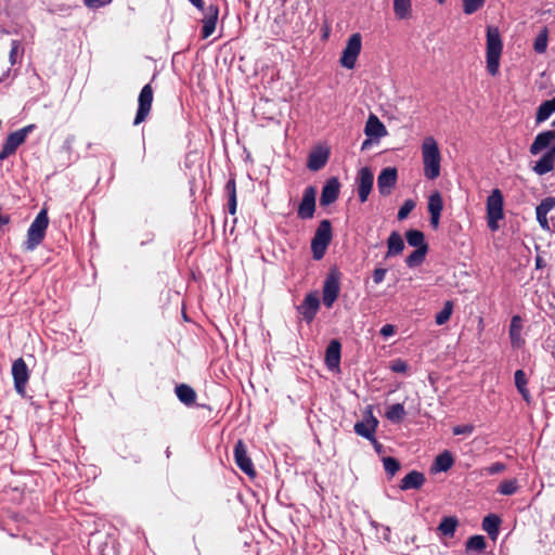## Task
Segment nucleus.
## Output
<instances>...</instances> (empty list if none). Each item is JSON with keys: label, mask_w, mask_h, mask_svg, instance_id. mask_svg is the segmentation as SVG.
<instances>
[{"label": "nucleus", "mask_w": 555, "mask_h": 555, "mask_svg": "<svg viewBox=\"0 0 555 555\" xmlns=\"http://www.w3.org/2000/svg\"><path fill=\"white\" fill-rule=\"evenodd\" d=\"M364 133L370 139L379 140L387 134V130L375 114H370L364 127Z\"/></svg>", "instance_id": "nucleus-19"}, {"label": "nucleus", "mask_w": 555, "mask_h": 555, "mask_svg": "<svg viewBox=\"0 0 555 555\" xmlns=\"http://www.w3.org/2000/svg\"><path fill=\"white\" fill-rule=\"evenodd\" d=\"M440 216L441 214H430V225L434 228V229H437L438 225H439V220H440Z\"/></svg>", "instance_id": "nucleus-54"}, {"label": "nucleus", "mask_w": 555, "mask_h": 555, "mask_svg": "<svg viewBox=\"0 0 555 555\" xmlns=\"http://www.w3.org/2000/svg\"><path fill=\"white\" fill-rule=\"evenodd\" d=\"M341 345L337 339L330 341L325 350V364L333 371L339 367Z\"/></svg>", "instance_id": "nucleus-20"}, {"label": "nucleus", "mask_w": 555, "mask_h": 555, "mask_svg": "<svg viewBox=\"0 0 555 555\" xmlns=\"http://www.w3.org/2000/svg\"><path fill=\"white\" fill-rule=\"evenodd\" d=\"M439 4H443L447 0H436Z\"/></svg>", "instance_id": "nucleus-61"}, {"label": "nucleus", "mask_w": 555, "mask_h": 555, "mask_svg": "<svg viewBox=\"0 0 555 555\" xmlns=\"http://www.w3.org/2000/svg\"><path fill=\"white\" fill-rule=\"evenodd\" d=\"M426 481L425 475L418 470H411L406 474L400 482V489L403 491L406 490H418L421 489Z\"/></svg>", "instance_id": "nucleus-22"}, {"label": "nucleus", "mask_w": 555, "mask_h": 555, "mask_svg": "<svg viewBox=\"0 0 555 555\" xmlns=\"http://www.w3.org/2000/svg\"><path fill=\"white\" fill-rule=\"evenodd\" d=\"M398 171L396 167L384 168L377 177V189L382 196H388L397 183Z\"/></svg>", "instance_id": "nucleus-15"}, {"label": "nucleus", "mask_w": 555, "mask_h": 555, "mask_svg": "<svg viewBox=\"0 0 555 555\" xmlns=\"http://www.w3.org/2000/svg\"><path fill=\"white\" fill-rule=\"evenodd\" d=\"M395 334V326L391 325V324H385L382 328H380V335L384 336V337H390Z\"/></svg>", "instance_id": "nucleus-51"}, {"label": "nucleus", "mask_w": 555, "mask_h": 555, "mask_svg": "<svg viewBox=\"0 0 555 555\" xmlns=\"http://www.w3.org/2000/svg\"><path fill=\"white\" fill-rule=\"evenodd\" d=\"M443 209L442 197L439 192H434L428 198L429 214H441Z\"/></svg>", "instance_id": "nucleus-38"}, {"label": "nucleus", "mask_w": 555, "mask_h": 555, "mask_svg": "<svg viewBox=\"0 0 555 555\" xmlns=\"http://www.w3.org/2000/svg\"><path fill=\"white\" fill-rule=\"evenodd\" d=\"M548 149L533 166V171L543 176L554 170L555 166V129L539 133L530 146V153L537 155Z\"/></svg>", "instance_id": "nucleus-1"}, {"label": "nucleus", "mask_w": 555, "mask_h": 555, "mask_svg": "<svg viewBox=\"0 0 555 555\" xmlns=\"http://www.w3.org/2000/svg\"><path fill=\"white\" fill-rule=\"evenodd\" d=\"M517 490L516 481H504L499 486L498 492L503 495L513 494Z\"/></svg>", "instance_id": "nucleus-43"}, {"label": "nucleus", "mask_w": 555, "mask_h": 555, "mask_svg": "<svg viewBox=\"0 0 555 555\" xmlns=\"http://www.w3.org/2000/svg\"><path fill=\"white\" fill-rule=\"evenodd\" d=\"M234 461L237 467L248 477H255L256 470L250 457L247 454V447L243 440H237L234 446Z\"/></svg>", "instance_id": "nucleus-13"}, {"label": "nucleus", "mask_w": 555, "mask_h": 555, "mask_svg": "<svg viewBox=\"0 0 555 555\" xmlns=\"http://www.w3.org/2000/svg\"><path fill=\"white\" fill-rule=\"evenodd\" d=\"M415 207V203L412 201V199H406L402 206L399 208V211H398V220H404L409 214L414 209Z\"/></svg>", "instance_id": "nucleus-42"}, {"label": "nucleus", "mask_w": 555, "mask_h": 555, "mask_svg": "<svg viewBox=\"0 0 555 555\" xmlns=\"http://www.w3.org/2000/svg\"><path fill=\"white\" fill-rule=\"evenodd\" d=\"M526 384V380H525V374L522 373V399L526 400V401H529V392L528 390L524 387V385Z\"/></svg>", "instance_id": "nucleus-57"}, {"label": "nucleus", "mask_w": 555, "mask_h": 555, "mask_svg": "<svg viewBox=\"0 0 555 555\" xmlns=\"http://www.w3.org/2000/svg\"><path fill=\"white\" fill-rule=\"evenodd\" d=\"M535 266H537V268H542L544 266L543 259L540 256H538L535 259Z\"/></svg>", "instance_id": "nucleus-59"}, {"label": "nucleus", "mask_w": 555, "mask_h": 555, "mask_svg": "<svg viewBox=\"0 0 555 555\" xmlns=\"http://www.w3.org/2000/svg\"><path fill=\"white\" fill-rule=\"evenodd\" d=\"M393 12L399 20L408 18L411 14V0H393Z\"/></svg>", "instance_id": "nucleus-34"}, {"label": "nucleus", "mask_w": 555, "mask_h": 555, "mask_svg": "<svg viewBox=\"0 0 555 555\" xmlns=\"http://www.w3.org/2000/svg\"><path fill=\"white\" fill-rule=\"evenodd\" d=\"M457 525L459 521L456 517L446 516L441 519L437 529L442 535L452 538L455 533Z\"/></svg>", "instance_id": "nucleus-28"}, {"label": "nucleus", "mask_w": 555, "mask_h": 555, "mask_svg": "<svg viewBox=\"0 0 555 555\" xmlns=\"http://www.w3.org/2000/svg\"><path fill=\"white\" fill-rule=\"evenodd\" d=\"M384 469L389 477H393L400 469V462L392 457L387 456L383 459Z\"/></svg>", "instance_id": "nucleus-40"}, {"label": "nucleus", "mask_w": 555, "mask_h": 555, "mask_svg": "<svg viewBox=\"0 0 555 555\" xmlns=\"http://www.w3.org/2000/svg\"><path fill=\"white\" fill-rule=\"evenodd\" d=\"M406 242L410 246L420 248L423 246H428L425 242L424 233L420 230H409L405 233Z\"/></svg>", "instance_id": "nucleus-33"}, {"label": "nucleus", "mask_w": 555, "mask_h": 555, "mask_svg": "<svg viewBox=\"0 0 555 555\" xmlns=\"http://www.w3.org/2000/svg\"><path fill=\"white\" fill-rule=\"evenodd\" d=\"M501 519L495 514H489L482 519V529L488 533L491 540H496L499 534Z\"/></svg>", "instance_id": "nucleus-25"}, {"label": "nucleus", "mask_w": 555, "mask_h": 555, "mask_svg": "<svg viewBox=\"0 0 555 555\" xmlns=\"http://www.w3.org/2000/svg\"><path fill=\"white\" fill-rule=\"evenodd\" d=\"M12 376L15 391L24 397L26 393V385L28 383L30 373L23 358H18L13 362Z\"/></svg>", "instance_id": "nucleus-10"}, {"label": "nucleus", "mask_w": 555, "mask_h": 555, "mask_svg": "<svg viewBox=\"0 0 555 555\" xmlns=\"http://www.w3.org/2000/svg\"><path fill=\"white\" fill-rule=\"evenodd\" d=\"M452 431H453V435H455V436L470 435L474 431V426L473 425H457V426L453 427Z\"/></svg>", "instance_id": "nucleus-46"}, {"label": "nucleus", "mask_w": 555, "mask_h": 555, "mask_svg": "<svg viewBox=\"0 0 555 555\" xmlns=\"http://www.w3.org/2000/svg\"><path fill=\"white\" fill-rule=\"evenodd\" d=\"M340 273L334 269L327 274L323 285V304L326 308H331L338 298L340 291Z\"/></svg>", "instance_id": "nucleus-8"}, {"label": "nucleus", "mask_w": 555, "mask_h": 555, "mask_svg": "<svg viewBox=\"0 0 555 555\" xmlns=\"http://www.w3.org/2000/svg\"><path fill=\"white\" fill-rule=\"evenodd\" d=\"M555 207V197H545L541 201V203L537 206L538 211L547 212L551 211Z\"/></svg>", "instance_id": "nucleus-44"}, {"label": "nucleus", "mask_w": 555, "mask_h": 555, "mask_svg": "<svg viewBox=\"0 0 555 555\" xmlns=\"http://www.w3.org/2000/svg\"><path fill=\"white\" fill-rule=\"evenodd\" d=\"M537 214V220L539 221L540 225L543 229H548V220H547V212H541L535 210Z\"/></svg>", "instance_id": "nucleus-50"}, {"label": "nucleus", "mask_w": 555, "mask_h": 555, "mask_svg": "<svg viewBox=\"0 0 555 555\" xmlns=\"http://www.w3.org/2000/svg\"><path fill=\"white\" fill-rule=\"evenodd\" d=\"M224 189L228 194L229 212L231 215H234L236 212V206H237L235 179L234 178L229 179V181L225 183Z\"/></svg>", "instance_id": "nucleus-30"}, {"label": "nucleus", "mask_w": 555, "mask_h": 555, "mask_svg": "<svg viewBox=\"0 0 555 555\" xmlns=\"http://www.w3.org/2000/svg\"><path fill=\"white\" fill-rule=\"evenodd\" d=\"M112 0H83L86 7L90 9H98L111 3Z\"/></svg>", "instance_id": "nucleus-48"}, {"label": "nucleus", "mask_w": 555, "mask_h": 555, "mask_svg": "<svg viewBox=\"0 0 555 555\" xmlns=\"http://www.w3.org/2000/svg\"><path fill=\"white\" fill-rule=\"evenodd\" d=\"M503 42L499 28L495 26H488L486 39V67L491 76H496L499 74Z\"/></svg>", "instance_id": "nucleus-2"}, {"label": "nucleus", "mask_w": 555, "mask_h": 555, "mask_svg": "<svg viewBox=\"0 0 555 555\" xmlns=\"http://www.w3.org/2000/svg\"><path fill=\"white\" fill-rule=\"evenodd\" d=\"M405 409L402 403H395L386 411V418L393 424L400 423L405 416Z\"/></svg>", "instance_id": "nucleus-31"}, {"label": "nucleus", "mask_w": 555, "mask_h": 555, "mask_svg": "<svg viewBox=\"0 0 555 555\" xmlns=\"http://www.w3.org/2000/svg\"><path fill=\"white\" fill-rule=\"evenodd\" d=\"M520 380H521V377H520V369L516 370L515 373H514V383H515V387L517 388V390L520 392Z\"/></svg>", "instance_id": "nucleus-55"}, {"label": "nucleus", "mask_w": 555, "mask_h": 555, "mask_svg": "<svg viewBox=\"0 0 555 555\" xmlns=\"http://www.w3.org/2000/svg\"><path fill=\"white\" fill-rule=\"evenodd\" d=\"M547 40H548V31H547V28L544 27V28H542V30L539 33V35L537 36V38L534 40V43H533L534 51L539 54L544 53L547 48Z\"/></svg>", "instance_id": "nucleus-37"}, {"label": "nucleus", "mask_w": 555, "mask_h": 555, "mask_svg": "<svg viewBox=\"0 0 555 555\" xmlns=\"http://www.w3.org/2000/svg\"><path fill=\"white\" fill-rule=\"evenodd\" d=\"M415 540H416V537H415V535H413V537L410 539V542H413V543H414V542H415Z\"/></svg>", "instance_id": "nucleus-62"}, {"label": "nucleus", "mask_w": 555, "mask_h": 555, "mask_svg": "<svg viewBox=\"0 0 555 555\" xmlns=\"http://www.w3.org/2000/svg\"><path fill=\"white\" fill-rule=\"evenodd\" d=\"M373 183L374 176L372 170L369 167H362L358 171L357 176L358 195L361 203H365L367 201Z\"/></svg>", "instance_id": "nucleus-14"}, {"label": "nucleus", "mask_w": 555, "mask_h": 555, "mask_svg": "<svg viewBox=\"0 0 555 555\" xmlns=\"http://www.w3.org/2000/svg\"><path fill=\"white\" fill-rule=\"evenodd\" d=\"M204 13L203 17V28H202V37L204 39L211 36L216 29V24L218 21L219 9L215 3L209 4L202 11Z\"/></svg>", "instance_id": "nucleus-17"}, {"label": "nucleus", "mask_w": 555, "mask_h": 555, "mask_svg": "<svg viewBox=\"0 0 555 555\" xmlns=\"http://www.w3.org/2000/svg\"><path fill=\"white\" fill-rule=\"evenodd\" d=\"M195 8H197L201 11H204L205 5L203 0H189Z\"/></svg>", "instance_id": "nucleus-56"}, {"label": "nucleus", "mask_w": 555, "mask_h": 555, "mask_svg": "<svg viewBox=\"0 0 555 555\" xmlns=\"http://www.w3.org/2000/svg\"><path fill=\"white\" fill-rule=\"evenodd\" d=\"M503 218V196L499 189H494L487 198V219L490 230L499 228L498 221Z\"/></svg>", "instance_id": "nucleus-6"}, {"label": "nucleus", "mask_w": 555, "mask_h": 555, "mask_svg": "<svg viewBox=\"0 0 555 555\" xmlns=\"http://www.w3.org/2000/svg\"><path fill=\"white\" fill-rule=\"evenodd\" d=\"M18 49H20V42L17 40H12L11 50H10V54H9L11 65H14L16 63Z\"/></svg>", "instance_id": "nucleus-47"}, {"label": "nucleus", "mask_w": 555, "mask_h": 555, "mask_svg": "<svg viewBox=\"0 0 555 555\" xmlns=\"http://www.w3.org/2000/svg\"><path fill=\"white\" fill-rule=\"evenodd\" d=\"M555 112V96L540 104L537 113V121L546 120Z\"/></svg>", "instance_id": "nucleus-32"}, {"label": "nucleus", "mask_w": 555, "mask_h": 555, "mask_svg": "<svg viewBox=\"0 0 555 555\" xmlns=\"http://www.w3.org/2000/svg\"><path fill=\"white\" fill-rule=\"evenodd\" d=\"M333 232H332V223L330 220H322L311 240V251L314 260H321L332 242Z\"/></svg>", "instance_id": "nucleus-4"}, {"label": "nucleus", "mask_w": 555, "mask_h": 555, "mask_svg": "<svg viewBox=\"0 0 555 555\" xmlns=\"http://www.w3.org/2000/svg\"><path fill=\"white\" fill-rule=\"evenodd\" d=\"M387 257L400 255L404 249V241L402 236L397 232L392 231L387 240Z\"/></svg>", "instance_id": "nucleus-26"}, {"label": "nucleus", "mask_w": 555, "mask_h": 555, "mask_svg": "<svg viewBox=\"0 0 555 555\" xmlns=\"http://www.w3.org/2000/svg\"><path fill=\"white\" fill-rule=\"evenodd\" d=\"M362 37L359 33L352 34L343 51L340 64L347 69H352L361 52Z\"/></svg>", "instance_id": "nucleus-7"}, {"label": "nucleus", "mask_w": 555, "mask_h": 555, "mask_svg": "<svg viewBox=\"0 0 555 555\" xmlns=\"http://www.w3.org/2000/svg\"><path fill=\"white\" fill-rule=\"evenodd\" d=\"M328 160V151L324 149H319L312 151L308 156L307 167L311 171L321 170Z\"/></svg>", "instance_id": "nucleus-23"}, {"label": "nucleus", "mask_w": 555, "mask_h": 555, "mask_svg": "<svg viewBox=\"0 0 555 555\" xmlns=\"http://www.w3.org/2000/svg\"><path fill=\"white\" fill-rule=\"evenodd\" d=\"M24 142L25 140L16 131L10 133L2 145V150L0 151V162L14 155L18 146Z\"/></svg>", "instance_id": "nucleus-21"}, {"label": "nucleus", "mask_w": 555, "mask_h": 555, "mask_svg": "<svg viewBox=\"0 0 555 555\" xmlns=\"http://www.w3.org/2000/svg\"><path fill=\"white\" fill-rule=\"evenodd\" d=\"M453 311V302L448 300L444 302L443 308L436 314L435 322L437 325L447 323Z\"/></svg>", "instance_id": "nucleus-39"}, {"label": "nucleus", "mask_w": 555, "mask_h": 555, "mask_svg": "<svg viewBox=\"0 0 555 555\" xmlns=\"http://www.w3.org/2000/svg\"><path fill=\"white\" fill-rule=\"evenodd\" d=\"M153 88L150 83H146L140 91L139 98H138V109L137 114L133 120V125L138 126L141 122H143L152 108L153 103Z\"/></svg>", "instance_id": "nucleus-9"}, {"label": "nucleus", "mask_w": 555, "mask_h": 555, "mask_svg": "<svg viewBox=\"0 0 555 555\" xmlns=\"http://www.w3.org/2000/svg\"><path fill=\"white\" fill-rule=\"evenodd\" d=\"M384 539L389 542L390 541V528L388 526H384Z\"/></svg>", "instance_id": "nucleus-58"}, {"label": "nucleus", "mask_w": 555, "mask_h": 555, "mask_svg": "<svg viewBox=\"0 0 555 555\" xmlns=\"http://www.w3.org/2000/svg\"><path fill=\"white\" fill-rule=\"evenodd\" d=\"M315 196L317 189L314 186L310 185L305 189L301 202L297 209V216L299 219L309 220L313 218L315 212Z\"/></svg>", "instance_id": "nucleus-12"}, {"label": "nucleus", "mask_w": 555, "mask_h": 555, "mask_svg": "<svg viewBox=\"0 0 555 555\" xmlns=\"http://www.w3.org/2000/svg\"><path fill=\"white\" fill-rule=\"evenodd\" d=\"M408 367V363L402 359H396L390 363V370L395 373H405Z\"/></svg>", "instance_id": "nucleus-45"}, {"label": "nucleus", "mask_w": 555, "mask_h": 555, "mask_svg": "<svg viewBox=\"0 0 555 555\" xmlns=\"http://www.w3.org/2000/svg\"><path fill=\"white\" fill-rule=\"evenodd\" d=\"M320 308V299L317 293H309L306 295L304 301L297 307V310L302 315V319L310 323L315 318Z\"/></svg>", "instance_id": "nucleus-16"}, {"label": "nucleus", "mask_w": 555, "mask_h": 555, "mask_svg": "<svg viewBox=\"0 0 555 555\" xmlns=\"http://www.w3.org/2000/svg\"><path fill=\"white\" fill-rule=\"evenodd\" d=\"M427 251L428 246L416 248L405 258V264L409 268H415L421 266L425 260Z\"/></svg>", "instance_id": "nucleus-29"}, {"label": "nucleus", "mask_w": 555, "mask_h": 555, "mask_svg": "<svg viewBox=\"0 0 555 555\" xmlns=\"http://www.w3.org/2000/svg\"><path fill=\"white\" fill-rule=\"evenodd\" d=\"M49 225L48 212L41 209L27 230V240L24 243L26 250H34L43 241Z\"/></svg>", "instance_id": "nucleus-5"}, {"label": "nucleus", "mask_w": 555, "mask_h": 555, "mask_svg": "<svg viewBox=\"0 0 555 555\" xmlns=\"http://www.w3.org/2000/svg\"><path fill=\"white\" fill-rule=\"evenodd\" d=\"M370 144H371V140H370V139H367V140H365V141L362 143L361 149H362V150H365V149H367V146H369Z\"/></svg>", "instance_id": "nucleus-60"}, {"label": "nucleus", "mask_w": 555, "mask_h": 555, "mask_svg": "<svg viewBox=\"0 0 555 555\" xmlns=\"http://www.w3.org/2000/svg\"><path fill=\"white\" fill-rule=\"evenodd\" d=\"M339 181L337 178H330L324 184L321 193L320 204L321 206H328L333 204L339 195Z\"/></svg>", "instance_id": "nucleus-18"}, {"label": "nucleus", "mask_w": 555, "mask_h": 555, "mask_svg": "<svg viewBox=\"0 0 555 555\" xmlns=\"http://www.w3.org/2000/svg\"><path fill=\"white\" fill-rule=\"evenodd\" d=\"M486 548V539L483 535H473L466 541V552L481 553Z\"/></svg>", "instance_id": "nucleus-36"}, {"label": "nucleus", "mask_w": 555, "mask_h": 555, "mask_svg": "<svg viewBox=\"0 0 555 555\" xmlns=\"http://www.w3.org/2000/svg\"><path fill=\"white\" fill-rule=\"evenodd\" d=\"M424 176L428 180H435L440 176L441 154L436 140L428 137L422 144Z\"/></svg>", "instance_id": "nucleus-3"}, {"label": "nucleus", "mask_w": 555, "mask_h": 555, "mask_svg": "<svg viewBox=\"0 0 555 555\" xmlns=\"http://www.w3.org/2000/svg\"><path fill=\"white\" fill-rule=\"evenodd\" d=\"M509 336L514 348L520 346V315H514L511 322Z\"/></svg>", "instance_id": "nucleus-35"}, {"label": "nucleus", "mask_w": 555, "mask_h": 555, "mask_svg": "<svg viewBox=\"0 0 555 555\" xmlns=\"http://www.w3.org/2000/svg\"><path fill=\"white\" fill-rule=\"evenodd\" d=\"M486 0H463V11L465 14L470 15L478 11Z\"/></svg>", "instance_id": "nucleus-41"}, {"label": "nucleus", "mask_w": 555, "mask_h": 555, "mask_svg": "<svg viewBox=\"0 0 555 555\" xmlns=\"http://www.w3.org/2000/svg\"><path fill=\"white\" fill-rule=\"evenodd\" d=\"M504 469V465L501 464V463H493L491 466H489L487 468L488 473L490 475H495V474H499L500 472H502Z\"/></svg>", "instance_id": "nucleus-53"}, {"label": "nucleus", "mask_w": 555, "mask_h": 555, "mask_svg": "<svg viewBox=\"0 0 555 555\" xmlns=\"http://www.w3.org/2000/svg\"><path fill=\"white\" fill-rule=\"evenodd\" d=\"M175 392L180 402H182L186 406H191L195 403L196 392L191 386L186 384L177 385L175 388Z\"/></svg>", "instance_id": "nucleus-24"}, {"label": "nucleus", "mask_w": 555, "mask_h": 555, "mask_svg": "<svg viewBox=\"0 0 555 555\" xmlns=\"http://www.w3.org/2000/svg\"><path fill=\"white\" fill-rule=\"evenodd\" d=\"M454 464V459L449 451L438 454L433 464V470L436 473L448 472Z\"/></svg>", "instance_id": "nucleus-27"}, {"label": "nucleus", "mask_w": 555, "mask_h": 555, "mask_svg": "<svg viewBox=\"0 0 555 555\" xmlns=\"http://www.w3.org/2000/svg\"><path fill=\"white\" fill-rule=\"evenodd\" d=\"M378 426L377 418L373 415L372 411L369 410L365 413L364 420L361 422H357L354 424V433L372 443H374L375 447L379 446L376 438H375V431Z\"/></svg>", "instance_id": "nucleus-11"}, {"label": "nucleus", "mask_w": 555, "mask_h": 555, "mask_svg": "<svg viewBox=\"0 0 555 555\" xmlns=\"http://www.w3.org/2000/svg\"><path fill=\"white\" fill-rule=\"evenodd\" d=\"M36 128L35 125H28L26 127H23L18 130H16V132L24 139L26 140L28 133H30L34 129Z\"/></svg>", "instance_id": "nucleus-52"}, {"label": "nucleus", "mask_w": 555, "mask_h": 555, "mask_svg": "<svg viewBox=\"0 0 555 555\" xmlns=\"http://www.w3.org/2000/svg\"><path fill=\"white\" fill-rule=\"evenodd\" d=\"M387 270L384 268H376L373 272V282L379 284L384 281Z\"/></svg>", "instance_id": "nucleus-49"}]
</instances>
